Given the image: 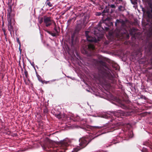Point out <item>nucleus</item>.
Segmentation results:
<instances>
[{"label":"nucleus","mask_w":152,"mask_h":152,"mask_svg":"<svg viewBox=\"0 0 152 152\" xmlns=\"http://www.w3.org/2000/svg\"><path fill=\"white\" fill-rule=\"evenodd\" d=\"M115 25L117 27L121 26V29L119 30L118 28H117L113 35L115 34L117 37H118L122 35L123 33H125L126 31H124L123 32V30H125V22L124 21L122 20H117L115 23Z\"/></svg>","instance_id":"nucleus-1"},{"label":"nucleus","mask_w":152,"mask_h":152,"mask_svg":"<svg viewBox=\"0 0 152 152\" xmlns=\"http://www.w3.org/2000/svg\"><path fill=\"white\" fill-rule=\"evenodd\" d=\"M97 30H99L97 29H95L94 32V34L96 35L97 37V39L95 37H93L90 36L88 34V33H90L89 31H86L85 32V34L86 37V39L88 41L90 42H97L98 41H99L100 38L102 37V36L101 35L100 36H98V34H100V32L99 31H98V33L97 32Z\"/></svg>","instance_id":"nucleus-2"},{"label":"nucleus","mask_w":152,"mask_h":152,"mask_svg":"<svg viewBox=\"0 0 152 152\" xmlns=\"http://www.w3.org/2000/svg\"><path fill=\"white\" fill-rule=\"evenodd\" d=\"M88 139L86 138H82L79 140L80 142V145L81 147H77L74 149V151L72 152H77L80 150L85 147L88 143L87 140Z\"/></svg>","instance_id":"nucleus-3"},{"label":"nucleus","mask_w":152,"mask_h":152,"mask_svg":"<svg viewBox=\"0 0 152 152\" xmlns=\"http://www.w3.org/2000/svg\"><path fill=\"white\" fill-rule=\"evenodd\" d=\"M44 21L46 27L50 26L53 22V21L51 19L50 17L46 16H44Z\"/></svg>","instance_id":"nucleus-4"},{"label":"nucleus","mask_w":152,"mask_h":152,"mask_svg":"<svg viewBox=\"0 0 152 152\" xmlns=\"http://www.w3.org/2000/svg\"><path fill=\"white\" fill-rule=\"evenodd\" d=\"M112 115H113L115 116H119V115L124 116L125 115V113L123 111L121 110H118V112H113L112 113Z\"/></svg>","instance_id":"nucleus-5"},{"label":"nucleus","mask_w":152,"mask_h":152,"mask_svg":"<svg viewBox=\"0 0 152 152\" xmlns=\"http://www.w3.org/2000/svg\"><path fill=\"white\" fill-rule=\"evenodd\" d=\"M7 16V21L8 22V23H12L14 22V20L11 16L10 13L9 12L8 13Z\"/></svg>","instance_id":"nucleus-6"},{"label":"nucleus","mask_w":152,"mask_h":152,"mask_svg":"<svg viewBox=\"0 0 152 152\" xmlns=\"http://www.w3.org/2000/svg\"><path fill=\"white\" fill-rule=\"evenodd\" d=\"M8 30L10 32V33L11 34L12 31H13V27L12 26V23H8Z\"/></svg>","instance_id":"nucleus-7"},{"label":"nucleus","mask_w":152,"mask_h":152,"mask_svg":"<svg viewBox=\"0 0 152 152\" xmlns=\"http://www.w3.org/2000/svg\"><path fill=\"white\" fill-rule=\"evenodd\" d=\"M109 10V7L108 6H106L105 9L102 12V15L104 16L105 15V13H107L108 12Z\"/></svg>","instance_id":"nucleus-8"},{"label":"nucleus","mask_w":152,"mask_h":152,"mask_svg":"<svg viewBox=\"0 0 152 152\" xmlns=\"http://www.w3.org/2000/svg\"><path fill=\"white\" fill-rule=\"evenodd\" d=\"M104 74L106 77H107L109 78H110V76L111 75L109 71H108V72L107 71H105L104 72Z\"/></svg>","instance_id":"nucleus-9"},{"label":"nucleus","mask_w":152,"mask_h":152,"mask_svg":"<svg viewBox=\"0 0 152 152\" xmlns=\"http://www.w3.org/2000/svg\"><path fill=\"white\" fill-rule=\"evenodd\" d=\"M88 49L90 50H93L94 49V47L93 45L90 44L88 46Z\"/></svg>","instance_id":"nucleus-10"},{"label":"nucleus","mask_w":152,"mask_h":152,"mask_svg":"<svg viewBox=\"0 0 152 152\" xmlns=\"http://www.w3.org/2000/svg\"><path fill=\"white\" fill-rule=\"evenodd\" d=\"M54 29L56 32L54 33H52L51 34L53 36H55L56 34H58L59 32V30L58 31V30L56 26H55L54 28Z\"/></svg>","instance_id":"nucleus-11"},{"label":"nucleus","mask_w":152,"mask_h":152,"mask_svg":"<svg viewBox=\"0 0 152 152\" xmlns=\"http://www.w3.org/2000/svg\"><path fill=\"white\" fill-rule=\"evenodd\" d=\"M125 10V7L122 6H120L118 7V10L119 11H124Z\"/></svg>","instance_id":"nucleus-12"},{"label":"nucleus","mask_w":152,"mask_h":152,"mask_svg":"<svg viewBox=\"0 0 152 152\" xmlns=\"http://www.w3.org/2000/svg\"><path fill=\"white\" fill-rule=\"evenodd\" d=\"M61 145L63 146L66 147L68 145V144L66 141H64L62 142L61 143Z\"/></svg>","instance_id":"nucleus-13"},{"label":"nucleus","mask_w":152,"mask_h":152,"mask_svg":"<svg viewBox=\"0 0 152 152\" xmlns=\"http://www.w3.org/2000/svg\"><path fill=\"white\" fill-rule=\"evenodd\" d=\"M100 117L105 118H108L110 116L107 115H101Z\"/></svg>","instance_id":"nucleus-14"},{"label":"nucleus","mask_w":152,"mask_h":152,"mask_svg":"<svg viewBox=\"0 0 152 152\" xmlns=\"http://www.w3.org/2000/svg\"><path fill=\"white\" fill-rule=\"evenodd\" d=\"M46 4L50 7H52V4L49 1V0H47Z\"/></svg>","instance_id":"nucleus-15"},{"label":"nucleus","mask_w":152,"mask_h":152,"mask_svg":"<svg viewBox=\"0 0 152 152\" xmlns=\"http://www.w3.org/2000/svg\"><path fill=\"white\" fill-rule=\"evenodd\" d=\"M132 3L134 5H135L137 3V0H130Z\"/></svg>","instance_id":"nucleus-16"},{"label":"nucleus","mask_w":152,"mask_h":152,"mask_svg":"<svg viewBox=\"0 0 152 152\" xmlns=\"http://www.w3.org/2000/svg\"><path fill=\"white\" fill-rule=\"evenodd\" d=\"M43 18H42L40 19H39V23L40 24H41L43 22Z\"/></svg>","instance_id":"nucleus-17"},{"label":"nucleus","mask_w":152,"mask_h":152,"mask_svg":"<svg viewBox=\"0 0 152 152\" xmlns=\"http://www.w3.org/2000/svg\"><path fill=\"white\" fill-rule=\"evenodd\" d=\"M109 7L110 6V7L112 8H115V6L114 4H111L110 5H108Z\"/></svg>","instance_id":"nucleus-18"},{"label":"nucleus","mask_w":152,"mask_h":152,"mask_svg":"<svg viewBox=\"0 0 152 152\" xmlns=\"http://www.w3.org/2000/svg\"><path fill=\"white\" fill-rule=\"evenodd\" d=\"M102 14V12L101 13L100 12H97L96 13V15L97 16H99L101 15Z\"/></svg>","instance_id":"nucleus-19"},{"label":"nucleus","mask_w":152,"mask_h":152,"mask_svg":"<svg viewBox=\"0 0 152 152\" xmlns=\"http://www.w3.org/2000/svg\"><path fill=\"white\" fill-rule=\"evenodd\" d=\"M57 117L58 118H61V116L60 114H58L57 115Z\"/></svg>","instance_id":"nucleus-20"},{"label":"nucleus","mask_w":152,"mask_h":152,"mask_svg":"<svg viewBox=\"0 0 152 152\" xmlns=\"http://www.w3.org/2000/svg\"><path fill=\"white\" fill-rule=\"evenodd\" d=\"M148 1L150 2H152V0H148Z\"/></svg>","instance_id":"nucleus-21"},{"label":"nucleus","mask_w":152,"mask_h":152,"mask_svg":"<svg viewBox=\"0 0 152 152\" xmlns=\"http://www.w3.org/2000/svg\"><path fill=\"white\" fill-rule=\"evenodd\" d=\"M99 27H101V26H102V25H101V24H100V23H99Z\"/></svg>","instance_id":"nucleus-22"},{"label":"nucleus","mask_w":152,"mask_h":152,"mask_svg":"<svg viewBox=\"0 0 152 152\" xmlns=\"http://www.w3.org/2000/svg\"><path fill=\"white\" fill-rule=\"evenodd\" d=\"M106 30H108V28H107L106 27Z\"/></svg>","instance_id":"nucleus-23"},{"label":"nucleus","mask_w":152,"mask_h":152,"mask_svg":"<svg viewBox=\"0 0 152 152\" xmlns=\"http://www.w3.org/2000/svg\"><path fill=\"white\" fill-rule=\"evenodd\" d=\"M92 2H94V1H93V0H90Z\"/></svg>","instance_id":"nucleus-24"},{"label":"nucleus","mask_w":152,"mask_h":152,"mask_svg":"<svg viewBox=\"0 0 152 152\" xmlns=\"http://www.w3.org/2000/svg\"><path fill=\"white\" fill-rule=\"evenodd\" d=\"M3 31L4 32V33H5V31L4 29H3Z\"/></svg>","instance_id":"nucleus-25"},{"label":"nucleus","mask_w":152,"mask_h":152,"mask_svg":"<svg viewBox=\"0 0 152 152\" xmlns=\"http://www.w3.org/2000/svg\"><path fill=\"white\" fill-rule=\"evenodd\" d=\"M54 24L55 25H56V23H54Z\"/></svg>","instance_id":"nucleus-26"},{"label":"nucleus","mask_w":152,"mask_h":152,"mask_svg":"<svg viewBox=\"0 0 152 152\" xmlns=\"http://www.w3.org/2000/svg\"><path fill=\"white\" fill-rule=\"evenodd\" d=\"M151 12H152V9H151Z\"/></svg>","instance_id":"nucleus-27"},{"label":"nucleus","mask_w":152,"mask_h":152,"mask_svg":"<svg viewBox=\"0 0 152 152\" xmlns=\"http://www.w3.org/2000/svg\"><path fill=\"white\" fill-rule=\"evenodd\" d=\"M85 51L86 52H87V51L86 50Z\"/></svg>","instance_id":"nucleus-28"},{"label":"nucleus","mask_w":152,"mask_h":152,"mask_svg":"<svg viewBox=\"0 0 152 152\" xmlns=\"http://www.w3.org/2000/svg\"><path fill=\"white\" fill-rule=\"evenodd\" d=\"M96 0H95V1H96Z\"/></svg>","instance_id":"nucleus-29"}]
</instances>
